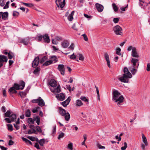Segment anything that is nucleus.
I'll return each mask as SVG.
<instances>
[{"label": "nucleus", "instance_id": "4468645a", "mask_svg": "<svg viewBox=\"0 0 150 150\" xmlns=\"http://www.w3.org/2000/svg\"><path fill=\"white\" fill-rule=\"evenodd\" d=\"M48 84L53 87H55L57 86V82L54 79H51L49 82Z\"/></svg>", "mask_w": 150, "mask_h": 150}, {"label": "nucleus", "instance_id": "bb28decb", "mask_svg": "<svg viewBox=\"0 0 150 150\" xmlns=\"http://www.w3.org/2000/svg\"><path fill=\"white\" fill-rule=\"evenodd\" d=\"M64 116L65 120L68 121L69 120L70 116L69 112H66Z\"/></svg>", "mask_w": 150, "mask_h": 150}, {"label": "nucleus", "instance_id": "ddd939ff", "mask_svg": "<svg viewBox=\"0 0 150 150\" xmlns=\"http://www.w3.org/2000/svg\"><path fill=\"white\" fill-rule=\"evenodd\" d=\"M70 100L71 97H69L66 100L62 102L61 104L64 107H65L69 104Z\"/></svg>", "mask_w": 150, "mask_h": 150}, {"label": "nucleus", "instance_id": "dca6fc26", "mask_svg": "<svg viewBox=\"0 0 150 150\" xmlns=\"http://www.w3.org/2000/svg\"><path fill=\"white\" fill-rule=\"evenodd\" d=\"M8 61V58L6 56L0 55V62H7Z\"/></svg>", "mask_w": 150, "mask_h": 150}, {"label": "nucleus", "instance_id": "423d86ee", "mask_svg": "<svg viewBox=\"0 0 150 150\" xmlns=\"http://www.w3.org/2000/svg\"><path fill=\"white\" fill-rule=\"evenodd\" d=\"M30 38L28 37L21 39L19 42L25 45H28L30 41Z\"/></svg>", "mask_w": 150, "mask_h": 150}, {"label": "nucleus", "instance_id": "052dcab7", "mask_svg": "<svg viewBox=\"0 0 150 150\" xmlns=\"http://www.w3.org/2000/svg\"><path fill=\"white\" fill-rule=\"evenodd\" d=\"M13 53L12 52H10L8 53V56L9 59H11L13 57Z\"/></svg>", "mask_w": 150, "mask_h": 150}, {"label": "nucleus", "instance_id": "864d4df0", "mask_svg": "<svg viewBox=\"0 0 150 150\" xmlns=\"http://www.w3.org/2000/svg\"><path fill=\"white\" fill-rule=\"evenodd\" d=\"M79 59L82 61H83L84 59V57L83 56V54H79Z\"/></svg>", "mask_w": 150, "mask_h": 150}, {"label": "nucleus", "instance_id": "4c0bfd02", "mask_svg": "<svg viewBox=\"0 0 150 150\" xmlns=\"http://www.w3.org/2000/svg\"><path fill=\"white\" fill-rule=\"evenodd\" d=\"M40 68H39L38 67L36 68L33 71V73L35 74H38V75L39 72L40 71Z\"/></svg>", "mask_w": 150, "mask_h": 150}, {"label": "nucleus", "instance_id": "09e8293b", "mask_svg": "<svg viewBox=\"0 0 150 150\" xmlns=\"http://www.w3.org/2000/svg\"><path fill=\"white\" fill-rule=\"evenodd\" d=\"M146 3V2H145L144 1L142 0H139V4L140 6L142 7V6H143Z\"/></svg>", "mask_w": 150, "mask_h": 150}, {"label": "nucleus", "instance_id": "4be33fe9", "mask_svg": "<svg viewBox=\"0 0 150 150\" xmlns=\"http://www.w3.org/2000/svg\"><path fill=\"white\" fill-rule=\"evenodd\" d=\"M83 105V103L80 100H76V106L80 107Z\"/></svg>", "mask_w": 150, "mask_h": 150}, {"label": "nucleus", "instance_id": "603ef678", "mask_svg": "<svg viewBox=\"0 0 150 150\" xmlns=\"http://www.w3.org/2000/svg\"><path fill=\"white\" fill-rule=\"evenodd\" d=\"M28 122L29 123H32V124H34V119H33L31 118H29L28 119Z\"/></svg>", "mask_w": 150, "mask_h": 150}, {"label": "nucleus", "instance_id": "e2e57ef3", "mask_svg": "<svg viewBox=\"0 0 150 150\" xmlns=\"http://www.w3.org/2000/svg\"><path fill=\"white\" fill-rule=\"evenodd\" d=\"M9 1H8L6 3L5 5L4 6L3 8L4 9L8 8L9 7Z\"/></svg>", "mask_w": 150, "mask_h": 150}, {"label": "nucleus", "instance_id": "393cba45", "mask_svg": "<svg viewBox=\"0 0 150 150\" xmlns=\"http://www.w3.org/2000/svg\"><path fill=\"white\" fill-rule=\"evenodd\" d=\"M62 45L63 48H66L68 46L69 43L67 41H64L63 42Z\"/></svg>", "mask_w": 150, "mask_h": 150}, {"label": "nucleus", "instance_id": "9b49d317", "mask_svg": "<svg viewBox=\"0 0 150 150\" xmlns=\"http://www.w3.org/2000/svg\"><path fill=\"white\" fill-rule=\"evenodd\" d=\"M104 57L106 62H107V64L109 68L110 67V61L109 56L107 53H105L104 54Z\"/></svg>", "mask_w": 150, "mask_h": 150}, {"label": "nucleus", "instance_id": "49530a36", "mask_svg": "<svg viewBox=\"0 0 150 150\" xmlns=\"http://www.w3.org/2000/svg\"><path fill=\"white\" fill-rule=\"evenodd\" d=\"M19 15V13L16 11H14L13 12V16L14 17H18Z\"/></svg>", "mask_w": 150, "mask_h": 150}, {"label": "nucleus", "instance_id": "a19ab883", "mask_svg": "<svg viewBox=\"0 0 150 150\" xmlns=\"http://www.w3.org/2000/svg\"><path fill=\"white\" fill-rule=\"evenodd\" d=\"M67 148L70 150H72L73 149L72 143L70 142L68 145Z\"/></svg>", "mask_w": 150, "mask_h": 150}, {"label": "nucleus", "instance_id": "58836bf2", "mask_svg": "<svg viewBox=\"0 0 150 150\" xmlns=\"http://www.w3.org/2000/svg\"><path fill=\"white\" fill-rule=\"evenodd\" d=\"M112 6L113 7V10L115 12H116L118 11V7L115 3H113Z\"/></svg>", "mask_w": 150, "mask_h": 150}, {"label": "nucleus", "instance_id": "2eb2a0df", "mask_svg": "<svg viewBox=\"0 0 150 150\" xmlns=\"http://www.w3.org/2000/svg\"><path fill=\"white\" fill-rule=\"evenodd\" d=\"M43 38L44 41L45 42L49 43L50 42V40L49 36L47 34H45L43 35Z\"/></svg>", "mask_w": 150, "mask_h": 150}, {"label": "nucleus", "instance_id": "69168bd1", "mask_svg": "<svg viewBox=\"0 0 150 150\" xmlns=\"http://www.w3.org/2000/svg\"><path fill=\"white\" fill-rule=\"evenodd\" d=\"M19 94L21 97H23L26 95L25 93L23 92H20Z\"/></svg>", "mask_w": 150, "mask_h": 150}, {"label": "nucleus", "instance_id": "f3484780", "mask_svg": "<svg viewBox=\"0 0 150 150\" xmlns=\"http://www.w3.org/2000/svg\"><path fill=\"white\" fill-rule=\"evenodd\" d=\"M58 109L60 114L62 116H64L66 113V110L61 107H59Z\"/></svg>", "mask_w": 150, "mask_h": 150}, {"label": "nucleus", "instance_id": "2f4dec72", "mask_svg": "<svg viewBox=\"0 0 150 150\" xmlns=\"http://www.w3.org/2000/svg\"><path fill=\"white\" fill-rule=\"evenodd\" d=\"M34 121H36V122L38 125H39L40 122V117L39 116H36L34 118Z\"/></svg>", "mask_w": 150, "mask_h": 150}, {"label": "nucleus", "instance_id": "7c9ffc66", "mask_svg": "<svg viewBox=\"0 0 150 150\" xmlns=\"http://www.w3.org/2000/svg\"><path fill=\"white\" fill-rule=\"evenodd\" d=\"M137 68L133 67L131 69H129L132 75H134L136 74L137 71Z\"/></svg>", "mask_w": 150, "mask_h": 150}, {"label": "nucleus", "instance_id": "9d476101", "mask_svg": "<svg viewBox=\"0 0 150 150\" xmlns=\"http://www.w3.org/2000/svg\"><path fill=\"white\" fill-rule=\"evenodd\" d=\"M96 7L98 11L100 12H102L104 8L103 6L102 5L98 3L96 4Z\"/></svg>", "mask_w": 150, "mask_h": 150}, {"label": "nucleus", "instance_id": "72a5a7b5", "mask_svg": "<svg viewBox=\"0 0 150 150\" xmlns=\"http://www.w3.org/2000/svg\"><path fill=\"white\" fill-rule=\"evenodd\" d=\"M21 3L25 5V6L28 7H32L34 6V5L32 3H27L25 2H22Z\"/></svg>", "mask_w": 150, "mask_h": 150}, {"label": "nucleus", "instance_id": "c756f323", "mask_svg": "<svg viewBox=\"0 0 150 150\" xmlns=\"http://www.w3.org/2000/svg\"><path fill=\"white\" fill-rule=\"evenodd\" d=\"M33 133L37 134L36 131L35 129L32 128L31 129L29 130L28 131V134H31Z\"/></svg>", "mask_w": 150, "mask_h": 150}, {"label": "nucleus", "instance_id": "5701e85b", "mask_svg": "<svg viewBox=\"0 0 150 150\" xmlns=\"http://www.w3.org/2000/svg\"><path fill=\"white\" fill-rule=\"evenodd\" d=\"M142 141L145 144V145L146 146L148 145V142L147 139L146 137L143 134H142Z\"/></svg>", "mask_w": 150, "mask_h": 150}, {"label": "nucleus", "instance_id": "e433bc0d", "mask_svg": "<svg viewBox=\"0 0 150 150\" xmlns=\"http://www.w3.org/2000/svg\"><path fill=\"white\" fill-rule=\"evenodd\" d=\"M47 57L46 56H44L40 60V63L41 64H42L44 62L47 60Z\"/></svg>", "mask_w": 150, "mask_h": 150}, {"label": "nucleus", "instance_id": "6e6d98bb", "mask_svg": "<svg viewBox=\"0 0 150 150\" xmlns=\"http://www.w3.org/2000/svg\"><path fill=\"white\" fill-rule=\"evenodd\" d=\"M36 130L38 132L40 133H41L42 132V130L41 128L40 127L38 126H37L36 127Z\"/></svg>", "mask_w": 150, "mask_h": 150}, {"label": "nucleus", "instance_id": "338daca9", "mask_svg": "<svg viewBox=\"0 0 150 150\" xmlns=\"http://www.w3.org/2000/svg\"><path fill=\"white\" fill-rule=\"evenodd\" d=\"M5 5L4 0H0V5L1 6H4Z\"/></svg>", "mask_w": 150, "mask_h": 150}, {"label": "nucleus", "instance_id": "c03bdc74", "mask_svg": "<svg viewBox=\"0 0 150 150\" xmlns=\"http://www.w3.org/2000/svg\"><path fill=\"white\" fill-rule=\"evenodd\" d=\"M96 145L98 148L99 149H105V146H102L99 143H97Z\"/></svg>", "mask_w": 150, "mask_h": 150}, {"label": "nucleus", "instance_id": "0e129e2a", "mask_svg": "<svg viewBox=\"0 0 150 150\" xmlns=\"http://www.w3.org/2000/svg\"><path fill=\"white\" fill-rule=\"evenodd\" d=\"M83 37L84 40L86 41H88V39L87 38V37L86 35L85 34H83L82 35Z\"/></svg>", "mask_w": 150, "mask_h": 150}, {"label": "nucleus", "instance_id": "5fc2aeb1", "mask_svg": "<svg viewBox=\"0 0 150 150\" xmlns=\"http://www.w3.org/2000/svg\"><path fill=\"white\" fill-rule=\"evenodd\" d=\"M124 146H122L121 147V149L122 150H125L126 148L127 147V144L126 142H125L124 143Z\"/></svg>", "mask_w": 150, "mask_h": 150}, {"label": "nucleus", "instance_id": "bf43d9fd", "mask_svg": "<svg viewBox=\"0 0 150 150\" xmlns=\"http://www.w3.org/2000/svg\"><path fill=\"white\" fill-rule=\"evenodd\" d=\"M61 0H56L55 1L56 4L58 7H59L61 3Z\"/></svg>", "mask_w": 150, "mask_h": 150}, {"label": "nucleus", "instance_id": "7ed1b4c3", "mask_svg": "<svg viewBox=\"0 0 150 150\" xmlns=\"http://www.w3.org/2000/svg\"><path fill=\"white\" fill-rule=\"evenodd\" d=\"M113 30L116 35H121L122 34V29L119 25L115 26L113 28Z\"/></svg>", "mask_w": 150, "mask_h": 150}, {"label": "nucleus", "instance_id": "412c9836", "mask_svg": "<svg viewBox=\"0 0 150 150\" xmlns=\"http://www.w3.org/2000/svg\"><path fill=\"white\" fill-rule=\"evenodd\" d=\"M74 13V11H73L71 12V13L69 15L68 17V19L69 21H71L73 19V16Z\"/></svg>", "mask_w": 150, "mask_h": 150}, {"label": "nucleus", "instance_id": "774afa93", "mask_svg": "<svg viewBox=\"0 0 150 150\" xmlns=\"http://www.w3.org/2000/svg\"><path fill=\"white\" fill-rule=\"evenodd\" d=\"M4 120L8 123H10L12 122L11 120L9 118H6L4 119Z\"/></svg>", "mask_w": 150, "mask_h": 150}, {"label": "nucleus", "instance_id": "b1692460", "mask_svg": "<svg viewBox=\"0 0 150 150\" xmlns=\"http://www.w3.org/2000/svg\"><path fill=\"white\" fill-rule=\"evenodd\" d=\"M9 117L10 118L12 122L15 121L16 119V115L15 114L12 113Z\"/></svg>", "mask_w": 150, "mask_h": 150}, {"label": "nucleus", "instance_id": "473e14b6", "mask_svg": "<svg viewBox=\"0 0 150 150\" xmlns=\"http://www.w3.org/2000/svg\"><path fill=\"white\" fill-rule=\"evenodd\" d=\"M25 85V83L24 81H21L20 85H19L21 90H23L24 88Z\"/></svg>", "mask_w": 150, "mask_h": 150}, {"label": "nucleus", "instance_id": "f257e3e1", "mask_svg": "<svg viewBox=\"0 0 150 150\" xmlns=\"http://www.w3.org/2000/svg\"><path fill=\"white\" fill-rule=\"evenodd\" d=\"M112 100L114 102L116 103L118 106L122 105L124 101V98L122 95L119 91L115 89L112 91Z\"/></svg>", "mask_w": 150, "mask_h": 150}, {"label": "nucleus", "instance_id": "c85d7f7f", "mask_svg": "<svg viewBox=\"0 0 150 150\" xmlns=\"http://www.w3.org/2000/svg\"><path fill=\"white\" fill-rule=\"evenodd\" d=\"M25 116L27 117H29L31 115V112L29 109L27 110L25 112Z\"/></svg>", "mask_w": 150, "mask_h": 150}, {"label": "nucleus", "instance_id": "0eeeda50", "mask_svg": "<svg viewBox=\"0 0 150 150\" xmlns=\"http://www.w3.org/2000/svg\"><path fill=\"white\" fill-rule=\"evenodd\" d=\"M58 69L60 72L61 74L62 75H64L65 68L63 64H59L58 66Z\"/></svg>", "mask_w": 150, "mask_h": 150}, {"label": "nucleus", "instance_id": "680f3d73", "mask_svg": "<svg viewBox=\"0 0 150 150\" xmlns=\"http://www.w3.org/2000/svg\"><path fill=\"white\" fill-rule=\"evenodd\" d=\"M119 18H113V21L115 23H116L119 21Z\"/></svg>", "mask_w": 150, "mask_h": 150}, {"label": "nucleus", "instance_id": "f8f14e48", "mask_svg": "<svg viewBox=\"0 0 150 150\" xmlns=\"http://www.w3.org/2000/svg\"><path fill=\"white\" fill-rule=\"evenodd\" d=\"M8 12H2V19L4 21L8 20Z\"/></svg>", "mask_w": 150, "mask_h": 150}, {"label": "nucleus", "instance_id": "8fccbe9b", "mask_svg": "<svg viewBox=\"0 0 150 150\" xmlns=\"http://www.w3.org/2000/svg\"><path fill=\"white\" fill-rule=\"evenodd\" d=\"M7 126L8 127V130L11 131H12L13 130V127L12 125L11 124H7Z\"/></svg>", "mask_w": 150, "mask_h": 150}, {"label": "nucleus", "instance_id": "37998d69", "mask_svg": "<svg viewBox=\"0 0 150 150\" xmlns=\"http://www.w3.org/2000/svg\"><path fill=\"white\" fill-rule=\"evenodd\" d=\"M95 87L96 88V93L97 94L98 99V100H100V94L99 93L98 88L97 87H96V86H95Z\"/></svg>", "mask_w": 150, "mask_h": 150}, {"label": "nucleus", "instance_id": "3c124183", "mask_svg": "<svg viewBox=\"0 0 150 150\" xmlns=\"http://www.w3.org/2000/svg\"><path fill=\"white\" fill-rule=\"evenodd\" d=\"M64 136V133L63 132H61L59 135L58 138L59 139H60L61 138H63Z\"/></svg>", "mask_w": 150, "mask_h": 150}, {"label": "nucleus", "instance_id": "aec40b11", "mask_svg": "<svg viewBox=\"0 0 150 150\" xmlns=\"http://www.w3.org/2000/svg\"><path fill=\"white\" fill-rule=\"evenodd\" d=\"M12 113V112H11L10 110H8L7 112L4 114V117H9Z\"/></svg>", "mask_w": 150, "mask_h": 150}, {"label": "nucleus", "instance_id": "20e7f679", "mask_svg": "<svg viewBox=\"0 0 150 150\" xmlns=\"http://www.w3.org/2000/svg\"><path fill=\"white\" fill-rule=\"evenodd\" d=\"M139 60L135 58H132L131 60V63L133 64V67L136 68H138L139 65Z\"/></svg>", "mask_w": 150, "mask_h": 150}, {"label": "nucleus", "instance_id": "f704fd0d", "mask_svg": "<svg viewBox=\"0 0 150 150\" xmlns=\"http://www.w3.org/2000/svg\"><path fill=\"white\" fill-rule=\"evenodd\" d=\"M52 63V60H50L48 61H46L45 63L43 64V66H47Z\"/></svg>", "mask_w": 150, "mask_h": 150}, {"label": "nucleus", "instance_id": "1a4fd4ad", "mask_svg": "<svg viewBox=\"0 0 150 150\" xmlns=\"http://www.w3.org/2000/svg\"><path fill=\"white\" fill-rule=\"evenodd\" d=\"M132 55L134 57L138 58L139 57V55L135 47H133L132 49Z\"/></svg>", "mask_w": 150, "mask_h": 150}, {"label": "nucleus", "instance_id": "a211bd4d", "mask_svg": "<svg viewBox=\"0 0 150 150\" xmlns=\"http://www.w3.org/2000/svg\"><path fill=\"white\" fill-rule=\"evenodd\" d=\"M61 91V89L59 86H58L57 88L53 90H51V91L54 94H56V93H58L60 92Z\"/></svg>", "mask_w": 150, "mask_h": 150}, {"label": "nucleus", "instance_id": "13d9d810", "mask_svg": "<svg viewBox=\"0 0 150 150\" xmlns=\"http://www.w3.org/2000/svg\"><path fill=\"white\" fill-rule=\"evenodd\" d=\"M65 4V0H64L63 2H61L60 6L61 8H63Z\"/></svg>", "mask_w": 150, "mask_h": 150}, {"label": "nucleus", "instance_id": "79ce46f5", "mask_svg": "<svg viewBox=\"0 0 150 150\" xmlns=\"http://www.w3.org/2000/svg\"><path fill=\"white\" fill-rule=\"evenodd\" d=\"M13 87H14V88L17 90L20 89L19 85L16 83H15L14 84L13 86Z\"/></svg>", "mask_w": 150, "mask_h": 150}, {"label": "nucleus", "instance_id": "de8ad7c7", "mask_svg": "<svg viewBox=\"0 0 150 150\" xmlns=\"http://www.w3.org/2000/svg\"><path fill=\"white\" fill-rule=\"evenodd\" d=\"M121 50L120 48H117L116 50V54L118 55H121Z\"/></svg>", "mask_w": 150, "mask_h": 150}, {"label": "nucleus", "instance_id": "6e6552de", "mask_svg": "<svg viewBox=\"0 0 150 150\" xmlns=\"http://www.w3.org/2000/svg\"><path fill=\"white\" fill-rule=\"evenodd\" d=\"M56 97L57 99L61 101L64 100L65 98V96L63 93L57 94L56 96Z\"/></svg>", "mask_w": 150, "mask_h": 150}, {"label": "nucleus", "instance_id": "a18cd8bd", "mask_svg": "<svg viewBox=\"0 0 150 150\" xmlns=\"http://www.w3.org/2000/svg\"><path fill=\"white\" fill-rule=\"evenodd\" d=\"M51 58L52 59V60H52V61H54V63L57 62L58 61L57 57L55 56H51Z\"/></svg>", "mask_w": 150, "mask_h": 150}, {"label": "nucleus", "instance_id": "ea45409f", "mask_svg": "<svg viewBox=\"0 0 150 150\" xmlns=\"http://www.w3.org/2000/svg\"><path fill=\"white\" fill-rule=\"evenodd\" d=\"M45 143V139H42L39 141V143L40 145L41 146H43Z\"/></svg>", "mask_w": 150, "mask_h": 150}, {"label": "nucleus", "instance_id": "f03ea898", "mask_svg": "<svg viewBox=\"0 0 150 150\" xmlns=\"http://www.w3.org/2000/svg\"><path fill=\"white\" fill-rule=\"evenodd\" d=\"M123 72L124 73L123 76L120 77L119 80L122 82L128 83L129 82L128 79L132 77V75L126 67L124 68Z\"/></svg>", "mask_w": 150, "mask_h": 150}, {"label": "nucleus", "instance_id": "4d7b16f0", "mask_svg": "<svg viewBox=\"0 0 150 150\" xmlns=\"http://www.w3.org/2000/svg\"><path fill=\"white\" fill-rule=\"evenodd\" d=\"M80 99L82 100H83L85 102H88V99L86 98V97L84 96H82L80 98Z\"/></svg>", "mask_w": 150, "mask_h": 150}, {"label": "nucleus", "instance_id": "c9c22d12", "mask_svg": "<svg viewBox=\"0 0 150 150\" xmlns=\"http://www.w3.org/2000/svg\"><path fill=\"white\" fill-rule=\"evenodd\" d=\"M22 140L23 141H24L26 143H29L31 145H32V142L29 140L27 139H26L24 137H22Z\"/></svg>", "mask_w": 150, "mask_h": 150}, {"label": "nucleus", "instance_id": "6ab92c4d", "mask_svg": "<svg viewBox=\"0 0 150 150\" xmlns=\"http://www.w3.org/2000/svg\"><path fill=\"white\" fill-rule=\"evenodd\" d=\"M39 99L38 103V105L41 107L44 106L45 103L43 100L40 97H39Z\"/></svg>", "mask_w": 150, "mask_h": 150}, {"label": "nucleus", "instance_id": "39448f33", "mask_svg": "<svg viewBox=\"0 0 150 150\" xmlns=\"http://www.w3.org/2000/svg\"><path fill=\"white\" fill-rule=\"evenodd\" d=\"M40 62V59L38 57H35L32 64V67L34 68H35L38 65Z\"/></svg>", "mask_w": 150, "mask_h": 150}, {"label": "nucleus", "instance_id": "cd10ccee", "mask_svg": "<svg viewBox=\"0 0 150 150\" xmlns=\"http://www.w3.org/2000/svg\"><path fill=\"white\" fill-rule=\"evenodd\" d=\"M142 8H143L144 9L149 10V9L150 7L148 5V4L146 3L144 4V6L143 7H141Z\"/></svg>", "mask_w": 150, "mask_h": 150}, {"label": "nucleus", "instance_id": "a878e982", "mask_svg": "<svg viewBox=\"0 0 150 150\" xmlns=\"http://www.w3.org/2000/svg\"><path fill=\"white\" fill-rule=\"evenodd\" d=\"M16 90L14 87H12L9 89L8 91L11 94H13L17 93V92Z\"/></svg>", "mask_w": 150, "mask_h": 150}]
</instances>
